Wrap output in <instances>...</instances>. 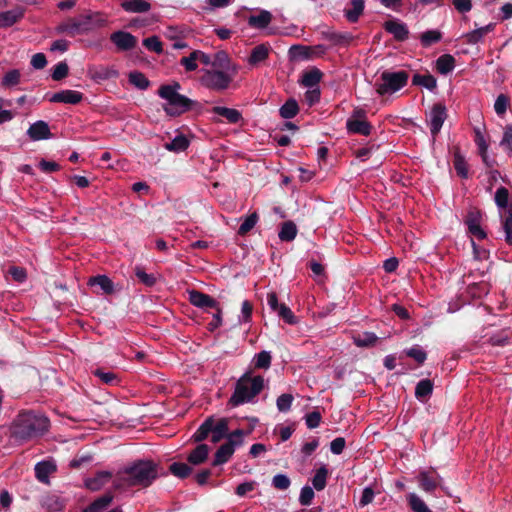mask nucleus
<instances>
[{"instance_id":"6e6552de","label":"nucleus","mask_w":512,"mask_h":512,"mask_svg":"<svg viewBox=\"0 0 512 512\" xmlns=\"http://www.w3.org/2000/svg\"><path fill=\"white\" fill-rule=\"evenodd\" d=\"M408 81L406 71H384L375 82V89L379 95L393 94L402 89Z\"/></svg>"},{"instance_id":"864d4df0","label":"nucleus","mask_w":512,"mask_h":512,"mask_svg":"<svg viewBox=\"0 0 512 512\" xmlns=\"http://www.w3.org/2000/svg\"><path fill=\"white\" fill-rule=\"evenodd\" d=\"M509 192L505 187H500L495 193V203L499 209L508 210Z\"/></svg>"},{"instance_id":"3c124183","label":"nucleus","mask_w":512,"mask_h":512,"mask_svg":"<svg viewBox=\"0 0 512 512\" xmlns=\"http://www.w3.org/2000/svg\"><path fill=\"white\" fill-rule=\"evenodd\" d=\"M257 222H258V215H257V213L254 212V213L250 214L241 223V225H240V227L238 229V234L239 235L247 234L250 230H252L254 228V226L256 225Z\"/></svg>"},{"instance_id":"680f3d73","label":"nucleus","mask_w":512,"mask_h":512,"mask_svg":"<svg viewBox=\"0 0 512 512\" xmlns=\"http://www.w3.org/2000/svg\"><path fill=\"white\" fill-rule=\"evenodd\" d=\"M500 145L508 154H512V125L505 127Z\"/></svg>"},{"instance_id":"4d7b16f0","label":"nucleus","mask_w":512,"mask_h":512,"mask_svg":"<svg viewBox=\"0 0 512 512\" xmlns=\"http://www.w3.org/2000/svg\"><path fill=\"white\" fill-rule=\"evenodd\" d=\"M503 228L505 231L506 241L509 244H512V207L508 208L505 212Z\"/></svg>"},{"instance_id":"20e7f679","label":"nucleus","mask_w":512,"mask_h":512,"mask_svg":"<svg viewBox=\"0 0 512 512\" xmlns=\"http://www.w3.org/2000/svg\"><path fill=\"white\" fill-rule=\"evenodd\" d=\"M263 387L264 378L262 376H254L251 372H247L238 379L229 403L233 407H237L245 403L253 402L255 397L262 391Z\"/></svg>"},{"instance_id":"79ce46f5","label":"nucleus","mask_w":512,"mask_h":512,"mask_svg":"<svg viewBox=\"0 0 512 512\" xmlns=\"http://www.w3.org/2000/svg\"><path fill=\"white\" fill-rule=\"evenodd\" d=\"M299 111L298 103L294 99H289L280 108L279 112L282 118L291 119L297 115Z\"/></svg>"},{"instance_id":"7ed1b4c3","label":"nucleus","mask_w":512,"mask_h":512,"mask_svg":"<svg viewBox=\"0 0 512 512\" xmlns=\"http://www.w3.org/2000/svg\"><path fill=\"white\" fill-rule=\"evenodd\" d=\"M50 421L43 414L34 412H22L13 422V434L21 440H28L46 433Z\"/></svg>"},{"instance_id":"49530a36","label":"nucleus","mask_w":512,"mask_h":512,"mask_svg":"<svg viewBox=\"0 0 512 512\" xmlns=\"http://www.w3.org/2000/svg\"><path fill=\"white\" fill-rule=\"evenodd\" d=\"M353 339L354 343L358 347H368L376 343L377 336L373 332H364L362 334L355 336Z\"/></svg>"},{"instance_id":"a878e982","label":"nucleus","mask_w":512,"mask_h":512,"mask_svg":"<svg viewBox=\"0 0 512 512\" xmlns=\"http://www.w3.org/2000/svg\"><path fill=\"white\" fill-rule=\"evenodd\" d=\"M272 18V14L269 11L261 10L258 14L251 15L248 18V24L252 28L264 29L271 23Z\"/></svg>"},{"instance_id":"a19ab883","label":"nucleus","mask_w":512,"mask_h":512,"mask_svg":"<svg viewBox=\"0 0 512 512\" xmlns=\"http://www.w3.org/2000/svg\"><path fill=\"white\" fill-rule=\"evenodd\" d=\"M433 391V384L428 379H423L418 382L415 388V396L419 400H424L429 397Z\"/></svg>"},{"instance_id":"7c9ffc66","label":"nucleus","mask_w":512,"mask_h":512,"mask_svg":"<svg viewBox=\"0 0 512 512\" xmlns=\"http://www.w3.org/2000/svg\"><path fill=\"white\" fill-rule=\"evenodd\" d=\"M350 4L351 8L346 9L344 15L349 22L355 23L364 11L365 2L364 0H351Z\"/></svg>"},{"instance_id":"9b49d317","label":"nucleus","mask_w":512,"mask_h":512,"mask_svg":"<svg viewBox=\"0 0 512 512\" xmlns=\"http://www.w3.org/2000/svg\"><path fill=\"white\" fill-rule=\"evenodd\" d=\"M267 305L270 310L283 319L285 323L294 325L298 322L292 310L286 304L278 302V297L275 292H269L267 294Z\"/></svg>"},{"instance_id":"1a4fd4ad","label":"nucleus","mask_w":512,"mask_h":512,"mask_svg":"<svg viewBox=\"0 0 512 512\" xmlns=\"http://www.w3.org/2000/svg\"><path fill=\"white\" fill-rule=\"evenodd\" d=\"M245 432L237 429L228 435V441L222 444L215 453L213 465H222L229 461L235 452V449L241 446L244 442Z\"/></svg>"},{"instance_id":"b1692460","label":"nucleus","mask_w":512,"mask_h":512,"mask_svg":"<svg viewBox=\"0 0 512 512\" xmlns=\"http://www.w3.org/2000/svg\"><path fill=\"white\" fill-rule=\"evenodd\" d=\"M495 29L494 23H489L485 26L479 27L464 34L466 42L470 45H475L483 40V38Z\"/></svg>"},{"instance_id":"37998d69","label":"nucleus","mask_w":512,"mask_h":512,"mask_svg":"<svg viewBox=\"0 0 512 512\" xmlns=\"http://www.w3.org/2000/svg\"><path fill=\"white\" fill-rule=\"evenodd\" d=\"M442 39V33L439 30H427L420 36V41L423 47L439 42Z\"/></svg>"},{"instance_id":"4be33fe9","label":"nucleus","mask_w":512,"mask_h":512,"mask_svg":"<svg viewBox=\"0 0 512 512\" xmlns=\"http://www.w3.org/2000/svg\"><path fill=\"white\" fill-rule=\"evenodd\" d=\"M211 112L215 115L223 117L229 124H237L242 120L241 112L234 108L214 106L211 109Z\"/></svg>"},{"instance_id":"e433bc0d","label":"nucleus","mask_w":512,"mask_h":512,"mask_svg":"<svg viewBox=\"0 0 512 512\" xmlns=\"http://www.w3.org/2000/svg\"><path fill=\"white\" fill-rule=\"evenodd\" d=\"M412 82L414 85L425 87L426 89L433 91L437 87V80L431 74H415Z\"/></svg>"},{"instance_id":"603ef678","label":"nucleus","mask_w":512,"mask_h":512,"mask_svg":"<svg viewBox=\"0 0 512 512\" xmlns=\"http://www.w3.org/2000/svg\"><path fill=\"white\" fill-rule=\"evenodd\" d=\"M294 397L292 394H281L276 400V406L279 412H288L293 403Z\"/></svg>"},{"instance_id":"aec40b11","label":"nucleus","mask_w":512,"mask_h":512,"mask_svg":"<svg viewBox=\"0 0 512 512\" xmlns=\"http://www.w3.org/2000/svg\"><path fill=\"white\" fill-rule=\"evenodd\" d=\"M27 135L34 141L49 139L51 137L48 124L42 120L33 123L27 130Z\"/></svg>"},{"instance_id":"cd10ccee","label":"nucleus","mask_w":512,"mask_h":512,"mask_svg":"<svg viewBox=\"0 0 512 512\" xmlns=\"http://www.w3.org/2000/svg\"><path fill=\"white\" fill-rule=\"evenodd\" d=\"M22 74L18 69H11L7 71L0 82L1 88L13 89L21 83Z\"/></svg>"},{"instance_id":"bf43d9fd","label":"nucleus","mask_w":512,"mask_h":512,"mask_svg":"<svg viewBox=\"0 0 512 512\" xmlns=\"http://www.w3.org/2000/svg\"><path fill=\"white\" fill-rule=\"evenodd\" d=\"M198 60L196 56V51L190 53L189 56L183 57L180 60V64L185 68L186 71L192 72L197 70L198 68Z\"/></svg>"},{"instance_id":"2eb2a0df","label":"nucleus","mask_w":512,"mask_h":512,"mask_svg":"<svg viewBox=\"0 0 512 512\" xmlns=\"http://www.w3.org/2000/svg\"><path fill=\"white\" fill-rule=\"evenodd\" d=\"M111 41L119 50L128 51L133 49L137 44V38L129 32L116 31L110 36Z\"/></svg>"},{"instance_id":"f257e3e1","label":"nucleus","mask_w":512,"mask_h":512,"mask_svg":"<svg viewBox=\"0 0 512 512\" xmlns=\"http://www.w3.org/2000/svg\"><path fill=\"white\" fill-rule=\"evenodd\" d=\"M158 476L157 465L149 460H140L120 470L114 480L118 489L132 486H149Z\"/></svg>"},{"instance_id":"052dcab7","label":"nucleus","mask_w":512,"mask_h":512,"mask_svg":"<svg viewBox=\"0 0 512 512\" xmlns=\"http://www.w3.org/2000/svg\"><path fill=\"white\" fill-rule=\"evenodd\" d=\"M143 45L150 51L157 54H162L163 47L160 39L157 36H151L143 40Z\"/></svg>"},{"instance_id":"5fc2aeb1","label":"nucleus","mask_w":512,"mask_h":512,"mask_svg":"<svg viewBox=\"0 0 512 512\" xmlns=\"http://www.w3.org/2000/svg\"><path fill=\"white\" fill-rule=\"evenodd\" d=\"M192 469L185 463H179L175 462L170 465V472L179 477V478H186L190 475Z\"/></svg>"},{"instance_id":"0e129e2a","label":"nucleus","mask_w":512,"mask_h":512,"mask_svg":"<svg viewBox=\"0 0 512 512\" xmlns=\"http://www.w3.org/2000/svg\"><path fill=\"white\" fill-rule=\"evenodd\" d=\"M407 356L416 360L419 364H422L426 360V352L419 346H413L406 350Z\"/></svg>"},{"instance_id":"2f4dec72","label":"nucleus","mask_w":512,"mask_h":512,"mask_svg":"<svg viewBox=\"0 0 512 512\" xmlns=\"http://www.w3.org/2000/svg\"><path fill=\"white\" fill-rule=\"evenodd\" d=\"M90 286H99L105 294H112L114 292V284L112 280L106 275H98L91 277L88 281Z\"/></svg>"},{"instance_id":"4468645a","label":"nucleus","mask_w":512,"mask_h":512,"mask_svg":"<svg viewBox=\"0 0 512 512\" xmlns=\"http://www.w3.org/2000/svg\"><path fill=\"white\" fill-rule=\"evenodd\" d=\"M474 134H475L474 141L478 148V152L482 158V161L484 162V164L487 167H492L494 165L495 161H494V159L490 158L488 155L489 144H488V141H487V138H486L484 132L482 131L481 128L476 127V128H474Z\"/></svg>"},{"instance_id":"6e6d98bb","label":"nucleus","mask_w":512,"mask_h":512,"mask_svg":"<svg viewBox=\"0 0 512 512\" xmlns=\"http://www.w3.org/2000/svg\"><path fill=\"white\" fill-rule=\"evenodd\" d=\"M252 310H253L252 304L248 300L243 301L242 305H241V312H240V315L238 316V323L239 324L249 323L251 321V317H252Z\"/></svg>"},{"instance_id":"4c0bfd02","label":"nucleus","mask_w":512,"mask_h":512,"mask_svg":"<svg viewBox=\"0 0 512 512\" xmlns=\"http://www.w3.org/2000/svg\"><path fill=\"white\" fill-rule=\"evenodd\" d=\"M268 54L269 48L267 46L263 44L257 45L253 48L249 56L248 63L250 65L256 66L259 63L263 62L268 57Z\"/></svg>"},{"instance_id":"774afa93","label":"nucleus","mask_w":512,"mask_h":512,"mask_svg":"<svg viewBox=\"0 0 512 512\" xmlns=\"http://www.w3.org/2000/svg\"><path fill=\"white\" fill-rule=\"evenodd\" d=\"M314 495L315 494L313 488H311L310 486H304L300 492L299 502L305 506L310 505L314 498Z\"/></svg>"},{"instance_id":"13d9d810","label":"nucleus","mask_w":512,"mask_h":512,"mask_svg":"<svg viewBox=\"0 0 512 512\" xmlns=\"http://www.w3.org/2000/svg\"><path fill=\"white\" fill-rule=\"evenodd\" d=\"M509 107V98L505 94L497 96L494 103V110L498 116H502L506 113Z\"/></svg>"},{"instance_id":"e2e57ef3","label":"nucleus","mask_w":512,"mask_h":512,"mask_svg":"<svg viewBox=\"0 0 512 512\" xmlns=\"http://www.w3.org/2000/svg\"><path fill=\"white\" fill-rule=\"evenodd\" d=\"M291 481L285 474H276L272 479V485L278 490H286L290 487Z\"/></svg>"},{"instance_id":"9d476101","label":"nucleus","mask_w":512,"mask_h":512,"mask_svg":"<svg viewBox=\"0 0 512 512\" xmlns=\"http://www.w3.org/2000/svg\"><path fill=\"white\" fill-rule=\"evenodd\" d=\"M418 487L425 493L432 494L438 487H442V477L434 470H420L416 475Z\"/></svg>"},{"instance_id":"39448f33","label":"nucleus","mask_w":512,"mask_h":512,"mask_svg":"<svg viewBox=\"0 0 512 512\" xmlns=\"http://www.w3.org/2000/svg\"><path fill=\"white\" fill-rule=\"evenodd\" d=\"M179 83L162 85L159 88V96L166 101L164 111L170 116H179L192 108L194 102L179 93Z\"/></svg>"},{"instance_id":"c03bdc74","label":"nucleus","mask_w":512,"mask_h":512,"mask_svg":"<svg viewBox=\"0 0 512 512\" xmlns=\"http://www.w3.org/2000/svg\"><path fill=\"white\" fill-rule=\"evenodd\" d=\"M297 235V228H296V225L291 222V221H288V222H285L282 227H281V230L279 231V238L282 240V241H292Z\"/></svg>"},{"instance_id":"dca6fc26","label":"nucleus","mask_w":512,"mask_h":512,"mask_svg":"<svg viewBox=\"0 0 512 512\" xmlns=\"http://www.w3.org/2000/svg\"><path fill=\"white\" fill-rule=\"evenodd\" d=\"M469 233L482 240L486 238V232L481 227V213L479 211H470L465 220Z\"/></svg>"},{"instance_id":"72a5a7b5","label":"nucleus","mask_w":512,"mask_h":512,"mask_svg":"<svg viewBox=\"0 0 512 512\" xmlns=\"http://www.w3.org/2000/svg\"><path fill=\"white\" fill-rule=\"evenodd\" d=\"M347 129L351 133L367 136L371 132L370 124L365 120L351 119L347 121Z\"/></svg>"},{"instance_id":"f704fd0d","label":"nucleus","mask_w":512,"mask_h":512,"mask_svg":"<svg viewBox=\"0 0 512 512\" xmlns=\"http://www.w3.org/2000/svg\"><path fill=\"white\" fill-rule=\"evenodd\" d=\"M406 499L413 512H432L424 500L415 492L408 493Z\"/></svg>"},{"instance_id":"c85d7f7f","label":"nucleus","mask_w":512,"mask_h":512,"mask_svg":"<svg viewBox=\"0 0 512 512\" xmlns=\"http://www.w3.org/2000/svg\"><path fill=\"white\" fill-rule=\"evenodd\" d=\"M112 474L108 471L98 472L94 477L89 478L85 481L87 488L96 491L101 489L105 484L109 482Z\"/></svg>"},{"instance_id":"5701e85b","label":"nucleus","mask_w":512,"mask_h":512,"mask_svg":"<svg viewBox=\"0 0 512 512\" xmlns=\"http://www.w3.org/2000/svg\"><path fill=\"white\" fill-rule=\"evenodd\" d=\"M189 301L191 302V304L199 308L217 307V302L213 298L196 290H192L189 292Z\"/></svg>"},{"instance_id":"423d86ee","label":"nucleus","mask_w":512,"mask_h":512,"mask_svg":"<svg viewBox=\"0 0 512 512\" xmlns=\"http://www.w3.org/2000/svg\"><path fill=\"white\" fill-rule=\"evenodd\" d=\"M238 71L233 69L206 68L201 70L200 83L213 91L221 92L230 88Z\"/></svg>"},{"instance_id":"58836bf2","label":"nucleus","mask_w":512,"mask_h":512,"mask_svg":"<svg viewBox=\"0 0 512 512\" xmlns=\"http://www.w3.org/2000/svg\"><path fill=\"white\" fill-rule=\"evenodd\" d=\"M189 146V140L182 134L175 136L171 142L164 145L165 149L172 152H182Z\"/></svg>"},{"instance_id":"0eeeda50","label":"nucleus","mask_w":512,"mask_h":512,"mask_svg":"<svg viewBox=\"0 0 512 512\" xmlns=\"http://www.w3.org/2000/svg\"><path fill=\"white\" fill-rule=\"evenodd\" d=\"M209 434H211V441L213 443L219 442L225 436L228 437V420L226 418L218 420L212 417L207 418L194 433L193 439L195 442H201L205 440Z\"/></svg>"},{"instance_id":"a18cd8bd","label":"nucleus","mask_w":512,"mask_h":512,"mask_svg":"<svg viewBox=\"0 0 512 512\" xmlns=\"http://www.w3.org/2000/svg\"><path fill=\"white\" fill-rule=\"evenodd\" d=\"M328 470L325 466L320 467L312 478L313 487L320 491L326 486Z\"/></svg>"},{"instance_id":"ea45409f","label":"nucleus","mask_w":512,"mask_h":512,"mask_svg":"<svg viewBox=\"0 0 512 512\" xmlns=\"http://www.w3.org/2000/svg\"><path fill=\"white\" fill-rule=\"evenodd\" d=\"M321 77H322V72L317 68H313L303 74L302 84L305 87L313 88V87L317 86V84L320 82Z\"/></svg>"},{"instance_id":"473e14b6","label":"nucleus","mask_w":512,"mask_h":512,"mask_svg":"<svg viewBox=\"0 0 512 512\" xmlns=\"http://www.w3.org/2000/svg\"><path fill=\"white\" fill-rule=\"evenodd\" d=\"M455 68V58L450 54L441 55L436 60V69L442 75H447Z\"/></svg>"},{"instance_id":"393cba45","label":"nucleus","mask_w":512,"mask_h":512,"mask_svg":"<svg viewBox=\"0 0 512 512\" xmlns=\"http://www.w3.org/2000/svg\"><path fill=\"white\" fill-rule=\"evenodd\" d=\"M23 9L20 7L0 12V28H7L17 23L23 17Z\"/></svg>"},{"instance_id":"69168bd1","label":"nucleus","mask_w":512,"mask_h":512,"mask_svg":"<svg viewBox=\"0 0 512 512\" xmlns=\"http://www.w3.org/2000/svg\"><path fill=\"white\" fill-rule=\"evenodd\" d=\"M135 274L138 279L146 286H153L156 283V277L153 274L146 273L142 268L137 267Z\"/></svg>"},{"instance_id":"bb28decb","label":"nucleus","mask_w":512,"mask_h":512,"mask_svg":"<svg viewBox=\"0 0 512 512\" xmlns=\"http://www.w3.org/2000/svg\"><path fill=\"white\" fill-rule=\"evenodd\" d=\"M213 68L239 70V66L231 61L225 51H218L213 55Z\"/></svg>"},{"instance_id":"ddd939ff","label":"nucleus","mask_w":512,"mask_h":512,"mask_svg":"<svg viewBox=\"0 0 512 512\" xmlns=\"http://www.w3.org/2000/svg\"><path fill=\"white\" fill-rule=\"evenodd\" d=\"M446 117L447 114L445 106L442 104H436L432 107L429 113L428 124L433 136L440 132Z\"/></svg>"},{"instance_id":"c756f323","label":"nucleus","mask_w":512,"mask_h":512,"mask_svg":"<svg viewBox=\"0 0 512 512\" xmlns=\"http://www.w3.org/2000/svg\"><path fill=\"white\" fill-rule=\"evenodd\" d=\"M209 447L206 444H199L188 456L187 460L192 465L204 463L209 455Z\"/></svg>"},{"instance_id":"6ab92c4d","label":"nucleus","mask_w":512,"mask_h":512,"mask_svg":"<svg viewBox=\"0 0 512 512\" xmlns=\"http://www.w3.org/2000/svg\"><path fill=\"white\" fill-rule=\"evenodd\" d=\"M57 469L53 460L40 461L35 465V476L43 484H50L49 476Z\"/></svg>"},{"instance_id":"f8f14e48","label":"nucleus","mask_w":512,"mask_h":512,"mask_svg":"<svg viewBox=\"0 0 512 512\" xmlns=\"http://www.w3.org/2000/svg\"><path fill=\"white\" fill-rule=\"evenodd\" d=\"M188 34L189 29L185 26H167L163 31L164 37L172 42L173 49L187 48L188 44L185 39Z\"/></svg>"},{"instance_id":"09e8293b","label":"nucleus","mask_w":512,"mask_h":512,"mask_svg":"<svg viewBox=\"0 0 512 512\" xmlns=\"http://www.w3.org/2000/svg\"><path fill=\"white\" fill-rule=\"evenodd\" d=\"M271 354L268 351H261L256 354L253 358L255 368L268 369L271 365Z\"/></svg>"},{"instance_id":"f3484780","label":"nucleus","mask_w":512,"mask_h":512,"mask_svg":"<svg viewBox=\"0 0 512 512\" xmlns=\"http://www.w3.org/2000/svg\"><path fill=\"white\" fill-rule=\"evenodd\" d=\"M83 99V94L76 90H62L54 93L49 98L52 103L78 104Z\"/></svg>"},{"instance_id":"de8ad7c7","label":"nucleus","mask_w":512,"mask_h":512,"mask_svg":"<svg viewBox=\"0 0 512 512\" xmlns=\"http://www.w3.org/2000/svg\"><path fill=\"white\" fill-rule=\"evenodd\" d=\"M454 168L457 174L462 178L468 177V165L463 155L460 152L454 154Z\"/></svg>"},{"instance_id":"f03ea898","label":"nucleus","mask_w":512,"mask_h":512,"mask_svg":"<svg viewBox=\"0 0 512 512\" xmlns=\"http://www.w3.org/2000/svg\"><path fill=\"white\" fill-rule=\"evenodd\" d=\"M109 24V15L103 11H89L78 17L69 18L56 27V32L70 37L87 35Z\"/></svg>"},{"instance_id":"338daca9","label":"nucleus","mask_w":512,"mask_h":512,"mask_svg":"<svg viewBox=\"0 0 512 512\" xmlns=\"http://www.w3.org/2000/svg\"><path fill=\"white\" fill-rule=\"evenodd\" d=\"M68 65L65 62H59L52 72V78L55 81L62 80L68 75Z\"/></svg>"},{"instance_id":"412c9836","label":"nucleus","mask_w":512,"mask_h":512,"mask_svg":"<svg viewBox=\"0 0 512 512\" xmlns=\"http://www.w3.org/2000/svg\"><path fill=\"white\" fill-rule=\"evenodd\" d=\"M120 6L127 13H147L152 7L149 0H122Z\"/></svg>"},{"instance_id":"a211bd4d","label":"nucleus","mask_w":512,"mask_h":512,"mask_svg":"<svg viewBox=\"0 0 512 512\" xmlns=\"http://www.w3.org/2000/svg\"><path fill=\"white\" fill-rule=\"evenodd\" d=\"M384 29L393 35L397 41H405L408 39L409 30L407 25L400 20H389L384 23Z\"/></svg>"},{"instance_id":"8fccbe9b","label":"nucleus","mask_w":512,"mask_h":512,"mask_svg":"<svg viewBox=\"0 0 512 512\" xmlns=\"http://www.w3.org/2000/svg\"><path fill=\"white\" fill-rule=\"evenodd\" d=\"M129 82L135 87L145 90L149 86V81L146 76L141 72H131L129 74Z\"/></svg>"},{"instance_id":"c9c22d12","label":"nucleus","mask_w":512,"mask_h":512,"mask_svg":"<svg viewBox=\"0 0 512 512\" xmlns=\"http://www.w3.org/2000/svg\"><path fill=\"white\" fill-rule=\"evenodd\" d=\"M91 78L96 81H103L117 76V71L113 68L100 66L89 70Z\"/></svg>"}]
</instances>
